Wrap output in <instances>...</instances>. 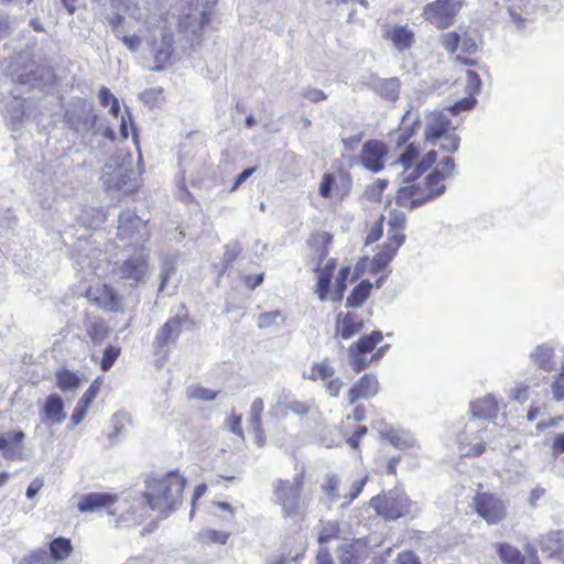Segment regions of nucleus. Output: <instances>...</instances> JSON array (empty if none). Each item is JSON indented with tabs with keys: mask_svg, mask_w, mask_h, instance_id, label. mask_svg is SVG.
I'll list each match as a JSON object with an SVG mask.
<instances>
[{
	"mask_svg": "<svg viewBox=\"0 0 564 564\" xmlns=\"http://www.w3.org/2000/svg\"><path fill=\"white\" fill-rule=\"evenodd\" d=\"M382 339V333L376 330L368 336L361 337L356 344L351 345L350 348H356L357 351L367 354L372 351Z\"/></svg>",
	"mask_w": 564,
	"mask_h": 564,
	"instance_id": "obj_36",
	"label": "nucleus"
},
{
	"mask_svg": "<svg viewBox=\"0 0 564 564\" xmlns=\"http://www.w3.org/2000/svg\"><path fill=\"white\" fill-rule=\"evenodd\" d=\"M264 410V401L261 398L253 400L250 406V425H259L262 423L261 415Z\"/></svg>",
	"mask_w": 564,
	"mask_h": 564,
	"instance_id": "obj_45",
	"label": "nucleus"
},
{
	"mask_svg": "<svg viewBox=\"0 0 564 564\" xmlns=\"http://www.w3.org/2000/svg\"><path fill=\"white\" fill-rule=\"evenodd\" d=\"M419 153L420 148L414 143H410L394 162V164L400 165L406 174L404 177L405 181H416L420 174L426 172L435 164L438 156L436 150H430L414 166Z\"/></svg>",
	"mask_w": 564,
	"mask_h": 564,
	"instance_id": "obj_6",
	"label": "nucleus"
},
{
	"mask_svg": "<svg viewBox=\"0 0 564 564\" xmlns=\"http://www.w3.org/2000/svg\"><path fill=\"white\" fill-rule=\"evenodd\" d=\"M72 550L73 546L68 539L57 538L51 542L48 554L52 560L58 564V562H62L69 556Z\"/></svg>",
	"mask_w": 564,
	"mask_h": 564,
	"instance_id": "obj_31",
	"label": "nucleus"
},
{
	"mask_svg": "<svg viewBox=\"0 0 564 564\" xmlns=\"http://www.w3.org/2000/svg\"><path fill=\"white\" fill-rule=\"evenodd\" d=\"M348 357L349 364L355 372L365 370L371 362V360L368 359L365 354L357 351L356 348H348Z\"/></svg>",
	"mask_w": 564,
	"mask_h": 564,
	"instance_id": "obj_39",
	"label": "nucleus"
},
{
	"mask_svg": "<svg viewBox=\"0 0 564 564\" xmlns=\"http://www.w3.org/2000/svg\"><path fill=\"white\" fill-rule=\"evenodd\" d=\"M99 389L100 384L98 383V381H94L79 400L90 406L93 401L96 399Z\"/></svg>",
	"mask_w": 564,
	"mask_h": 564,
	"instance_id": "obj_53",
	"label": "nucleus"
},
{
	"mask_svg": "<svg viewBox=\"0 0 564 564\" xmlns=\"http://www.w3.org/2000/svg\"><path fill=\"white\" fill-rule=\"evenodd\" d=\"M189 397L195 399H202L206 401H212L216 398V392L213 390H208L203 387H192L189 389Z\"/></svg>",
	"mask_w": 564,
	"mask_h": 564,
	"instance_id": "obj_47",
	"label": "nucleus"
},
{
	"mask_svg": "<svg viewBox=\"0 0 564 564\" xmlns=\"http://www.w3.org/2000/svg\"><path fill=\"white\" fill-rule=\"evenodd\" d=\"M116 495L107 492H90L79 498L77 508L80 512H95L117 502Z\"/></svg>",
	"mask_w": 564,
	"mask_h": 564,
	"instance_id": "obj_20",
	"label": "nucleus"
},
{
	"mask_svg": "<svg viewBox=\"0 0 564 564\" xmlns=\"http://www.w3.org/2000/svg\"><path fill=\"white\" fill-rule=\"evenodd\" d=\"M405 236L403 234H390L388 241L383 245L380 251L373 257L372 264L375 269L381 270L397 254V251L404 242Z\"/></svg>",
	"mask_w": 564,
	"mask_h": 564,
	"instance_id": "obj_18",
	"label": "nucleus"
},
{
	"mask_svg": "<svg viewBox=\"0 0 564 564\" xmlns=\"http://www.w3.org/2000/svg\"><path fill=\"white\" fill-rule=\"evenodd\" d=\"M379 391V382L375 375L366 373L348 391L349 404L357 400H368L373 398Z\"/></svg>",
	"mask_w": 564,
	"mask_h": 564,
	"instance_id": "obj_17",
	"label": "nucleus"
},
{
	"mask_svg": "<svg viewBox=\"0 0 564 564\" xmlns=\"http://www.w3.org/2000/svg\"><path fill=\"white\" fill-rule=\"evenodd\" d=\"M120 354V348L109 346L105 349L100 367L104 371L109 370Z\"/></svg>",
	"mask_w": 564,
	"mask_h": 564,
	"instance_id": "obj_44",
	"label": "nucleus"
},
{
	"mask_svg": "<svg viewBox=\"0 0 564 564\" xmlns=\"http://www.w3.org/2000/svg\"><path fill=\"white\" fill-rule=\"evenodd\" d=\"M395 564H421L419 558L410 551L401 552L395 560Z\"/></svg>",
	"mask_w": 564,
	"mask_h": 564,
	"instance_id": "obj_63",
	"label": "nucleus"
},
{
	"mask_svg": "<svg viewBox=\"0 0 564 564\" xmlns=\"http://www.w3.org/2000/svg\"><path fill=\"white\" fill-rule=\"evenodd\" d=\"M474 508L488 524H497L507 516V505L491 494H479L474 498Z\"/></svg>",
	"mask_w": 564,
	"mask_h": 564,
	"instance_id": "obj_11",
	"label": "nucleus"
},
{
	"mask_svg": "<svg viewBox=\"0 0 564 564\" xmlns=\"http://www.w3.org/2000/svg\"><path fill=\"white\" fill-rule=\"evenodd\" d=\"M99 101L101 106L107 107L110 106V112L113 116H118L120 112V105L118 98L105 86L99 89Z\"/></svg>",
	"mask_w": 564,
	"mask_h": 564,
	"instance_id": "obj_38",
	"label": "nucleus"
},
{
	"mask_svg": "<svg viewBox=\"0 0 564 564\" xmlns=\"http://www.w3.org/2000/svg\"><path fill=\"white\" fill-rule=\"evenodd\" d=\"M293 547L295 553L293 554L292 550L290 549L288 551V556L294 561L297 562L299 560L303 558L304 553L307 547L306 539L304 536L297 535L293 538Z\"/></svg>",
	"mask_w": 564,
	"mask_h": 564,
	"instance_id": "obj_43",
	"label": "nucleus"
},
{
	"mask_svg": "<svg viewBox=\"0 0 564 564\" xmlns=\"http://www.w3.org/2000/svg\"><path fill=\"white\" fill-rule=\"evenodd\" d=\"M369 554L370 547L368 543L362 539H355L339 546L338 561L340 564H364Z\"/></svg>",
	"mask_w": 564,
	"mask_h": 564,
	"instance_id": "obj_15",
	"label": "nucleus"
},
{
	"mask_svg": "<svg viewBox=\"0 0 564 564\" xmlns=\"http://www.w3.org/2000/svg\"><path fill=\"white\" fill-rule=\"evenodd\" d=\"M147 223L139 218L133 212L126 210L119 216L118 237L121 240L128 239L139 243L148 238Z\"/></svg>",
	"mask_w": 564,
	"mask_h": 564,
	"instance_id": "obj_13",
	"label": "nucleus"
},
{
	"mask_svg": "<svg viewBox=\"0 0 564 564\" xmlns=\"http://www.w3.org/2000/svg\"><path fill=\"white\" fill-rule=\"evenodd\" d=\"M379 432L391 445L401 451H411L416 447V441L410 432L392 427H384L379 430Z\"/></svg>",
	"mask_w": 564,
	"mask_h": 564,
	"instance_id": "obj_22",
	"label": "nucleus"
},
{
	"mask_svg": "<svg viewBox=\"0 0 564 564\" xmlns=\"http://www.w3.org/2000/svg\"><path fill=\"white\" fill-rule=\"evenodd\" d=\"M311 410V404L307 402L293 400L290 402H283L281 399L278 400L276 404L272 406L270 413L273 415H286L288 411L293 412L296 415L303 416Z\"/></svg>",
	"mask_w": 564,
	"mask_h": 564,
	"instance_id": "obj_27",
	"label": "nucleus"
},
{
	"mask_svg": "<svg viewBox=\"0 0 564 564\" xmlns=\"http://www.w3.org/2000/svg\"><path fill=\"white\" fill-rule=\"evenodd\" d=\"M56 380H57V387L62 391L75 390L79 384L78 377L75 373H73L66 369L57 371Z\"/></svg>",
	"mask_w": 564,
	"mask_h": 564,
	"instance_id": "obj_37",
	"label": "nucleus"
},
{
	"mask_svg": "<svg viewBox=\"0 0 564 564\" xmlns=\"http://www.w3.org/2000/svg\"><path fill=\"white\" fill-rule=\"evenodd\" d=\"M302 488V475H295L292 480L279 479L273 482V501L282 508L285 517H297L304 512Z\"/></svg>",
	"mask_w": 564,
	"mask_h": 564,
	"instance_id": "obj_5",
	"label": "nucleus"
},
{
	"mask_svg": "<svg viewBox=\"0 0 564 564\" xmlns=\"http://www.w3.org/2000/svg\"><path fill=\"white\" fill-rule=\"evenodd\" d=\"M487 423L479 419H469L458 436L462 455L478 456L485 452Z\"/></svg>",
	"mask_w": 564,
	"mask_h": 564,
	"instance_id": "obj_8",
	"label": "nucleus"
},
{
	"mask_svg": "<svg viewBox=\"0 0 564 564\" xmlns=\"http://www.w3.org/2000/svg\"><path fill=\"white\" fill-rule=\"evenodd\" d=\"M88 409H89V405H87L83 401L78 400V402L74 409V412L70 416V421L74 426L78 425L85 419Z\"/></svg>",
	"mask_w": 564,
	"mask_h": 564,
	"instance_id": "obj_49",
	"label": "nucleus"
},
{
	"mask_svg": "<svg viewBox=\"0 0 564 564\" xmlns=\"http://www.w3.org/2000/svg\"><path fill=\"white\" fill-rule=\"evenodd\" d=\"M362 328V323L352 314H347L343 321L337 322L336 332L343 339H349Z\"/></svg>",
	"mask_w": 564,
	"mask_h": 564,
	"instance_id": "obj_30",
	"label": "nucleus"
},
{
	"mask_svg": "<svg viewBox=\"0 0 564 564\" xmlns=\"http://www.w3.org/2000/svg\"><path fill=\"white\" fill-rule=\"evenodd\" d=\"M459 50L464 53L473 54L477 51V43L467 34L460 35Z\"/></svg>",
	"mask_w": 564,
	"mask_h": 564,
	"instance_id": "obj_55",
	"label": "nucleus"
},
{
	"mask_svg": "<svg viewBox=\"0 0 564 564\" xmlns=\"http://www.w3.org/2000/svg\"><path fill=\"white\" fill-rule=\"evenodd\" d=\"M551 451L553 455H560L564 453V432L555 435Z\"/></svg>",
	"mask_w": 564,
	"mask_h": 564,
	"instance_id": "obj_64",
	"label": "nucleus"
},
{
	"mask_svg": "<svg viewBox=\"0 0 564 564\" xmlns=\"http://www.w3.org/2000/svg\"><path fill=\"white\" fill-rule=\"evenodd\" d=\"M382 224H383V218L381 217L375 224V226L371 228L370 232L367 235V238H366L367 245L376 242L382 236V230H383Z\"/></svg>",
	"mask_w": 564,
	"mask_h": 564,
	"instance_id": "obj_57",
	"label": "nucleus"
},
{
	"mask_svg": "<svg viewBox=\"0 0 564 564\" xmlns=\"http://www.w3.org/2000/svg\"><path fill=\"white\" fill-rule=\"evenodd\" d=\"M286 321V315L282 311H270L261 313L257 318V325L261 329H280Z\"/></svg>",
	"mask_w": 564,
	"mask_h": 564,
	"instance_id": "obj_29",
	"label": "nucleus"
},
{
	"mask_svg": "<svg viewBox=\"0 0 564 564\" xmlns=\"http://www.w3.org/2000/svg\"><path fill=\"white\" fill-rule=\"evenodd\" d=\"M182 319L178 317L167 321L155 337V346L163 348L170 343H174L181 333Z\"/></svg>",
	"mask_w": 564,
	"mask_h": 564,
	"instance_id": "obj_25",
	"label": "nucleus"
},
{
	"mask_svg": "<svg viewBox=\"0 0 564 564\" xmlns=\"http://www.w3.org/2000/svg\"><path fill=\"white\" fill-rule=\"evenodd\" d=\"M377 514L384 520H397L403 517H414L419 513V506L411 501L400 489L389 490L370 499Z\"/></svg>",
	"mask_w": 564,
	"mask_h": 564,
	"instance_id": "obj_4",
	"label": "nucleus"
},
{
	"mask_svg": "<svg viewBox=\"0 0 564 564\" xmlns=\"http://www.w3.org/2000/svg\"><path fill=\"white\" fill-rule=\"evenodd\" d=\"M371 288L372 284L368 281L360 282L347 297L346 305L350 307L361 306L369 297Z\"/></svg>",
	"mask_w": 564,
	"mask_h": 564,
	"instance_id": "obj_33",
	"label": "nucleus"
},
{
	"mask_svg": "<svg viewBox=\"0 0 564 564\" xmlns=\"http://www.w3.org/2000/svg\"><path fill=\"white\" fill-rule=\"evenodd\" d=\"M464 6V0H435L424 6L422 15L438 29L451 26Z\"/></svg>",
	"mask_w": 564,
	"mask_h": 564,
	"instance_id": "obj_7",
	"label": "nucleus"
},
{
	"mask_svg": "<svg viewBox=\"0 0 564 564\" xmlns=\"http://www.w3.org/2000/svg\"><path fill=\"white\" fill-rule=\"evenodd\" d=\"M424 139L446 153H455L459 149L460 138L456 133V124L448 118L446 110H434L425 116Z\"/></svg>",
	"mask_w": 564,
	"mask_h": 564,
	"instance_id": "obj_3",
	"label": "nucleus"
},
{
	"mask_svg": "<svg viewBox=\"0 0 564 564\" xmlns=\"http://www.w3.org/2000/svg\"><path fill=\"white\" fill-rule=\"evenodd\" d=\"M204 535L208 541L220 543V544H225L229 536L228 533L223 532V531H216V530H207L204 533Z\"/></svg>",
	"mask_w": 564,
	"mask_h": 564,
	"instance_id": "obj_59",
	"label": "nucleus"
},
{
	"mask_svg": "<svg viewBox=\"0 0 564 564\" xmlns=\"http://www.w3.org/2000/svg\"><path fill=\"white\" fill-rule=\"evenodd\" d=\"M335 370L327 359L315 362L311 367L310 373L306 376L310 380H322L326 382L334 377Z\"/></svg>",
	"mask_w": 564,
	"mask_h": 564,
	"instance_id": "obj_34",
	"label": "nucleus"
},
{
	"mask_svg": "<svg viewBox=\"0 0 564 564\" xmlns=\"http://www.w3.org/2000/svg\"><path fill=\"white\" fill-rule=\"evenodd\" d=\"M388 225L390 227L388 231V236L390 234H403V228L405 225V215L402 212L393 210L389 216Z\"/></svg>",
	"mask_w": 564,
	"mask_h": 564,
	"instance_id": "obj_40",
	"label": "nucleus"
},
{
	"mask_svg": "<svg viewBox=\"0 0 564 564\" xmlns=\"http://www.w3.org/2000/svg\"><path fill=\"white\" fill-rule=\"evenodd\" d=\"M24 433L14 431L0 436V451L7 458H13L21 453Z\"/></svg>",
	"mask_w": 564,
	"mask_h": 564,
	"instance_id": "obj_24",
	"label": "nucleus"
},
{
	"mask_svg": "<svg viewBox=\"0 0 564 564\" xmlns=\"http://www.w3.org/2000/svg\"><path fill=\"white\" fill-rule=\"evenodd\" d=\"M314 239L316 240V242H318L323 246L329 245L332 242V236L325 231L318 232ZM327 254H328V250L326 249V247H323V249L321 250V253H319V262L316 268V273H317V279H318L316 293L318 294V297L322 301H325L327 299L330 278H332L334 269L336 267L335 259H327L325 265L322 267V260L324 258H326Z\"/></svg>",
	"mask_w": 564,
	"mask_h": 564,
	"instance_id": "obj_10",
	"label": "nucleus"
},
{
	"mask_svg": "<svg viewBox=\"0 0 564 564\" xmlns=\"http://www.w3.org/2000/svg\"><path fill=\"white\" fill-rule=\"evenodd\" d=\"M552 392L554 395V399L557 401L564 400V375H558L555 380L553 381L552 386Z\"/></svg>",
	"mask_w": 564,
	"mask_h": 564,
	"instance_id": "obj_51",
	"label": "nucleus"
},
{
	"mask_svg": "<svg viewBox=\"0 0 564 564\" xmlns=\"http://www.w3.org/2000/svg\"><path fill=\"white\" fill-rule=\"evenodd\" d=\"M497 551L500 560L505 564H523L524 558L517 547L508 543H498Z\"/></svg>",
	"mask_w": 564,
	"mask_h": 564,
	"instance_id": "obj_35",
	"label": "nucleus"
},
{
	"mask_svg": "<svg viewBox=\"0 0 564 564\" xmlns=\"http://www.w3.org/2000/svg\"><path fill=\"white\" fill-rule=\"evenodd\" d=\"M531 360L540 369L551 371L555 367L554 349L549 345H540L531 352Z\"/></svg>",
	"mask_w": 564,
	"mask_h": 564,
	"instance_id": "obj_26",
	"label": "nucleus"
},
{
	"mask_svg": "<svg viewBox=\"0 0 564 564\" xmlns=\"http://www.w3.org/2000/svg\"><path fill=\"white\" fill-rule=\"evenodd\" d=\"M184 488V477L178 473H170L148 479L144 496L152 510L167 516L181 503Z\"/></svg>",
	"mask_w": 564,
	"mask_h": 564,
	"instance_id": "obj_2",
	"label": "nucleus"
},
{
	"mask_svg": "<svg viewBox=\"0 0 564 564\" xmlns=\"http://www.w3.org/2000/svg\"><path fill=\"white\" fill-rule=\"evenodd\" d=\"M335 184V178L332 174L326 173L323 175L322 182L319 184V194L324 198H329L332 188Z\"/></svg>",
	"mask_w": 564,
	"mask_h": 564,
	"instance_id": "obj_48",
	"label": "nucleus"
},
{
	"mask_svg": "<svg viewBox=\"0 0 564 564\" xmlns=\"http://www.w3.org/2000/svg\"><path fill=\"white\" fill-rule=\"evenodd\" d=\"M87 297L110 312H118L122 307L121 299L107 285L89 288Z\"/></svg>",
	"mask_w": 564,
	"mask_h": 564,
	"instance_id": "obj_16",
	"label": "nucleus"
},
{
	"mask_svg": "<svg viewBox=\"0 0 564 564\" xmlns=\"http://www.w3.org/2000/svg\"><path fill=\"white\" fill-rule=\"evenodd\" d=\"M42 412L44 415L42 421L44 423L61 424L66 417L64 402L57 394H51L46 398Z\"/></svg>",
	"mask_w": 564,
	"mask_h": 564,
	"instance_id": "obj_21",
	"label": "nucleus"
},
{
	"mask_svg": "<svg viewBox=\"0 0 564 564\" xmlns=\"http://www.w3.org/2000/svg\"><path fill=\"white\" fill-rule=\"evenodd\" d=\"M339 533V524L336 521H330L323 524L322 530L318 533V542L326 543L332 539H335Z\"/></svg>",
	"mask_w": 564,
	"mask_h": 564,
	"instance_id": "obj_41",
	"label": "nucleus"
},
{
	"mask_svg": "<svg viewBox=\"0 0 564 564\" xmlns=\"http://www.w3.org/2000/svg\"><path fill=\"white\" fill-rule=\"evenodd\" d=\"M65 118L70 129L83 135L91 132L98 120L94 106L85 100L74 102L66 110Z\"/></svg>",
	"mask_w": 564,
	"mask_h": 564,
	"instance_id": "obj_9",
	"label": "nucleus"
},
{
	"mask_svg": "<svg viewBox=\"0 0 564 564\" xmlns=\"http://www.w3.org/2000/svg\"><path fill=\"white\" fill-rule=\"evenodd\" d=\"M503 402L492 394L475 400L470 403L471 419H494L500 411Z\"/></svg>",
	"mask_w": 564,
	"mask_h": 564,
	"instance_id": "obj_19",
	"label": "nucleus"
},
{
	"mask_svg": "<svg viewBox=\"0 0 564 564\" xmlns=\"http://www.w3.org/2000/svg\"><path fill=\"white\" fill-rule=\"evenodd\" d=\"M528 397V387L524 384H517L514 389L510 392V398L521 403L527 401Z\"/></svg>",
	"mask_w": 564,
	"mask_h": 564,
	"instance_id": "obj_58",
	"label": "nucleus"
},
{
	"mask_svg": "<svg viewBox=\"0 0 564 564\" xmlns=\"http://www.w3.org/2000/svg\"><path fill=\"white\" fill-rule=\"evenodd\" d=\"M338 479L335 476L328 477L326 484L324 485L325 494L334 500L336 498V491L338 489Z\"/></svg>",
	"mask_w": 564,
	"mask_h": 564,
	"instance_id": "obj_61",
	"label": "nucleus"
},
{
	"mask_svg": "<svg viewBox=\"0 0 564 564\" xmlns=\"http://www.w3.org/2000/svg\"><path fill=\"white\" fill-rule=\"evenodd\" d=\"M542 552H549L550 557H554L564 563V533L550 532L540 539Z\"/></svg>",
	"mask_w": 564,
	"mask_h": 564,
	"instance_id": "obj_23",
	"label": "nucleus"
},
{
	"mask_svg": "<svg viewBox=\"0 0 564 564\" xmlns=\"http://www.w3.org/2000/svg\"><path fill=\"white\" fill-rule=\"evenodd\" d=\"M149 273V263L143 253H137L123 261L116 270V274L134 286L144 282Z\"/></svg>",
	"mask_w": 564,
	"mask_h": 564,
	"instance_id": "obj_12",
	"label": "nucleus"
},
{
	"mask_svg": "<svg viewBox=\"0 0 564 564\" xmlns=\"http://www.w3.org/2000/svg\"><path fill=\"white\" fill-rule=\"evenodd\" d=\"M480 78L479 76L473 72L467 70V90L470 95L477 94L480 90Z\"/></svg>",
	"mask_w": 564,
	"mask_h": 564,
	"instance_id": "obj_52",
	"label": "nucleus"
},
{
	"mask_svg": "<svg viewBox=\"0 0 564 564\" xmlns=\"http://www.w3.org/2000/svg\"><path fill=\"white\" fill-rule=\"evenodd\" d=\"M302 95L312 102H318L327 98V95L323 90L311 87L306 88Z\"/></svg>",
	"mask_w": 564,
	"mask_h": 564,
	"instance_id": "obj_54",
	"label": "nucleus"
},
{
	"mask_svg": "<svg viewBox=\"0 0 564 564\" xmlns=\"http://www.w3.org/2000/svg\"><path fill=\"white\" fill-rule=\"evenodd\" d=\"M241 248L237 242L229 243L225 247L224 259L227 262H232L240 253Z\"/></svg>",
	"mask_w": 564,
	"mask_h": 564,
	"instance_id": "obj_62",
	"label": "nucleus"
},
{
	"mask_svg": "<svg viewBox=\"0 0 564 564\" xmlns=\"http://www.w3.org/2000/svg\"><path fill=\"white\" fill-rule=\"evenodd\" d=\"M367 479H368V477L366 476V477H364V478H361L359 480H355L351 484L348 500L345 502L346 505L350 503L352 500H355L360 495V492L362 491L364 486H365Z\"/></svg>",
	"mask_w": 564,
	"mask_h": 564,
	"instance_id": "obj_56",
	"label": "nucleus"
},
{
	"mask_svg": "<svg viewBox=\"0 0 564 564\" xmlns=\"http://www.w3.org/2000/svg\"><path fill=\"white\" fill-rule=\"evenodd\" d=\"M455 162L452 158L445 156L435 169L430 172L423 181H408L410 184L398 191L397 204L401 207L413 209L445 191V180L453 174Z\"/></svg>",
	"mask_w": 564,
	"mask_h": 564,
	"instance_id": "obj_1",
	"label": "nucleus"
},
{
	"mask_svg": "<svg viewBox=\"0 0 564 564\" xmlns=\"http://www.w3.org/2000/svg\"><path fill=\"white\" fill-rule=\"evenodd\" d=\"M344 382L339 378H332L326 381V390L332 397H338Z\"/></svg>",
	"mask_w": 564,
	"mask_h": 564,
	"instance_id": "obj_60",
	"label": "nucleus"
},
{
	"mask_svg": "<svg viewBox=\"0 0 564 564\" xmlns=\"http://www.w3.org/2000/svg\"><path fill=\"white\" fill-rule=\"evenodd\" d=\"M241 416L237 414H231L227 420L226 424L228 429L236 435L243 437V430L241 425Z\"/></svg>",
	"mask_w": 564,
	"mask_h": 564,
	"instance_id": "obj_50",
	"label": "nucleus"
},
{
	"mask_svg": "<svg viewBox=\"0 0 564 564\" xmlns=\"http://www.w3.org/2000/svg\"><path fill=\"white\" fill-rule=\"evenodd\" d=\"M476 104L474 97H466L446 109L448 113L457 115L459 111L470 110Z\"/></svg>",
	"mask_w": 564,
	"mask_h": 564,
	"instance_id": "obj_46",
	"label": "nucleus"
},
{
	"mask_svg": "<svg viewBox=\"0 0 564 564\" xmlns=\"http://www.w3.org/2000/svg\"><path fill=\"white\" fill-rule=\"evenodd\" d=\"M460 35L456 32H446L441 35L442 46L449 53H454L459 48Z\"/></svg>",
	"mask_w": 564,
	"mask_h": 564,
	"instance_id": "obj_42",
	"label": "nucleus"
},
{
	"mask_svg": "<svg viewBox=\"0 0 564 564\" xmlns=\"http://www.w3.org/2000/svg\"><path fill=\"white\" fill-rule=\"evenodd\" d=\"M400 80L398 78L381 79L376 85L377 93L390 101H395L400 95Z\"/></svg>",
	"mask_w": 564,
	"mask_h": 564,
	"instance_id": "obj_32",
	"label": "nucleus"
},
{
	"mask_svg": "<svg viewBox=\"0 0 564 564\" xmlns=\"http://www.w3.org/2000/svg\"><path fill=\"white\" fill-rule=\"evenodd\" d=\"M387 39H390L393 42V45L399 51H404L414 42V34L406 26L397 25L391 32L386 35Z\"/></svg>",
	"mask_w": 564,
	"mask_h": 564,
	"instance_id": "obj_28",
	"label": "nucleus"
},
{
	"mask_svg": "<svg viewBox=\"0 0 564 564\" xmlns=\"http://www.w3.org/2000/svg\"><path fill=\"white\" fill-rule=\"evenodd\" d=\"M387 155L388 148L384 142L368 140L361 148L359 162L366 170L378 173L384 167Z\"/></svg>",
	"mask_w": 564,
	"mask_h": 564,
	"instance_id": "obj_14",
	"label": "nucleus"
}]
</instances>
